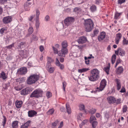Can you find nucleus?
<instances>
[{
  "label": "nucleus",
  "instance_id": "obj_47",
  "mask_svg": "<svg viewBox=\"0 0 128 128\" xmlns=\"http://www.w3.org/2000/svg\"><path fill=\"white\" fill-rule=\"evenodd\" d=\"M16 82H18L19 83H22L23 82V80L22 78H18L16 80Z\"/></svg>",
  "mask_w": 128,
  "mask_h": 128
},
{
  "label": "nucleus",
  "instance_id": "obj_32",
  "mask_svg": "<svg viewBox=\"0 0 128 128\" xmlns=\"http://www.w3.org/2000/svg\"><path fill=\"white\" fill-rule=\"evenodd\" d=\"M83 114L82 113H79L77 116V118L78 120H82L83 119Z\"/></svg>",
  "mask_w": 128,
  "mask_h": 128
},
{
  "label": "nucleus",
  "instance_id": "obj_59",
  "mask_svg": "<svg viewBox=\"0 0 128 128\" xmlns=\"http://www.w3.org/2000/svg\"><path fill=\"white\" fill-rule=\"evenodd\" d=\"M15 89L17 90H20L21 89V88L20 86H18L14 87Z\"/></svg>",
  "mask_w": 128,
  "mask_h": 128
},
{
  "label": "nucleus",
  "instance_id": "obj_4",
  "mask_svg": "<svg viewBox=\"0 0 128 128\" xmlns=\"http://www.w3.org/2000/svg\"><path fill=\"white\" fill-rule=\"evenodd\" d=\"M106 84V81L104 79H103L101 80L100 87H97L96 89V92H99L103 90Z\"/></svg>",
  "mask_w": 128,
  "mask_h": 128
},
{
  "label": "nucleus",
  "instance_id": "obj_17",
  "mask_svg": "<svg viewBox=\"0 0 128 128\" xmlns=\"http://www.w3.org/2000/svg\"><path fill=\"white\" fill-rule=\"evenodd\" d=\"M31 4L30 2H26L25 3L24 5V7L25 10L26 11H28L30 10V7L29 5Z\"/></svg>",
  "mask_w": 128,
  "mask_h": 128
},
{
  "label": "nucleus",
  "instance_id": "obj_7",
  "mask_svg": "<svg viewBox=\"0 0 128 128\" xmlns=\"http://www.w3.org/2000/svg\"><path fill=\"white\" fill-rule=\"evenodd\" d=\"M27 69L26 68L23 67L18 69L17 70L18 74L20 75H23L27 72Z\"/></svg>",
  "mask_w": 128,
  "mask_h": 128
},
{
  "label": "nucleus",
  "instance_id": "obj_56",
  "mask_svg": "<svg viewBox=\"0 0 128 128\" xmlns=\"http://www.w3.org/2000/svg\"><path fill=\"white\" fill-rule=\"evenodd\" d=\"M122 36V35L120 33H119L116 34V38L120 39Z\"/></svg>",
  "mask_w": 128,
  "mask_h": 128
},
{
  "label": "nucleus",
  "instance_id": "obj_51",
  "mask_svg": "<svg viewBox=\"0 0 128 128\" xmlns=\"http://www.w3.org/2000/svg\"><path fill=\"white\" fill-rule=\"evenodd\" d=\"M123 44H128V40H126L125 38H124L123 40Z\"/></svg>",
  "mask_w": 128,
  "mask_h": 128
},
{
  "label": "nucleus",
  "instance_id": "obj_57",
  "mask_svg": "<svg viewBox=\"0 0 128 128\" xmlns=\"http://www.w3.org/2000/svg\"><path fill=\"white\" fill-rule=\"evenodd\" d=\"M50 18L49 16L48 15L46 16L44 18V20L46 21H48L49 20Z\"/></svg>",
  "mask_w": 128,
  "mask_h": 128
},
{
  "label": "nucleus",
  "instance_id": "obj_49",
  "mask_svg": "<svg viewBox=\"0 0 128 128\" xmlns=\"http://www.w3.org/2000/svg\"><path fill=\"white\" fill-rule=\"evenodd\" d=\"M58 123V120H56L52 124V127H55Z\"/></svg>",
  "mask_w": 128,
  "mask_h": 128
},
{
  "label": "nucleus",
  "instance_id": "obj_62",
  "mask_svg": "<svg viewBox=\"0 0 128 128\" xmlns=\"http://www.w3.org/2000/svg\"><path fill=\"white\" fill-rule=\"evenodd\" d=\"M120 92L121 93H124L125 92H126V89L125 88H124V87H122V88L121 90L120 91Z\"/></svg>",
  "mask_w": 128,
  "mask_h": 128
},
{
  "label": "nucleus",
  "instance_id": "obj_38",
  "mask_svg": "<svg viewBox=\"0 0 128 128\" xmlns=\"http://www.w3.org/2000/svg\"><path fill=\"white\" fill-rule=\"evenodd\" d=\"M122 102V101L121 98H119L117 99L116 100V99L115 103H116V104H120Z\"/></svg>",
  "mask_w": 128,
  "mask_h": 128
},
{
  "label": "nucleus",
  "instance_id": "obj_8",
  "mask_svg": "<svg viewBox=\"0 0 128 128\" xmlns=\"http://www.w3.org/2000/svg\"><path fill=\"white\" fill-rule=\"evenodd\" d=\"M31 89L29 87L26 88L22 90L20 92V94L22 95L25 96L30 93Z\"/></svg>",
  "mask_w": 128,
  "mask_h": 128
},
{
  "label": "nucleus",
  "instance_id": "obj_45",
  "mask_svg": "<svg viewBox=\"0 0 128 128\" xmlns=\"http://www.w3.org/2000/svg\"><path fill=\"white\" fill-rule=\"evenodd\" d=\"M46 96L48 98H49L52 96V93L49 92L48 91L46 92Z\"/></svg>",
  "mask_w": 128,
  "mask_h": 128
},
{
  "label": "nucleus",
  "instance_id": "obj_6",
  "mask_svg": "<svg viewBox=\"0 0 128 128\" xmlns=\"http://www.w3.org/2000/svg\"><path fill=\"white\" fill-rule=\"evenodd\" d=\"M40 96V90L37 89L33 91L30 96V98H38Z\"/></svg>",
  "mask_w": 128,
  "mask_h": 128
},
{
  "label": "nucleus",
  "instance_id": "obj_16",
  "mask_svg": "<svg viewBox=\"0 0 128 128\" xmlns=\"http://www.w3.org/2000/svg\"><path fill=\"white\" fill-rule=\"evenodd\" d=\"M56 61L55 64L56 65L59 67L61 70H62L64 68V65L60 63L57 58H56Z\"/></svg>",
  "mask_w": 128,
  "mask_h": 128
},
{
  "label": "nucleus",
  "instance_id": "obj_29",
  "mask_svg": "<svg viewBox=\"0 0 128 128\" xmlns=\"http://www.w3.org/2000/svg\"><path fill=\"white\" fill-rule=\"evenodd\" d=\"M108 66L105 67L104 68V70L108 74H109L110 68V64L108 63Z\"/></svg>",
  "mask_w": 128,
  "mask_h": 128
},
{
  "label": "nucleus",
  "instance_id": "obj_18",
  "mask_svg": "<svg viewBox=\"0 0 128 128\" xmlns=\"http://www.w3.org/2000/svg\"><path fill=\"white\" fill-rule=\"evenodd\" d=\"M22 102L21 100H17L15 102L16 106L18 108H20L22 106Z\"/></svg>",
  "mask_w": 128,
  "mask_h": 128
},
{
  "label": "nucleus",
  "instance_id": "obj_30",
  "mask_svg": "<svg viewBox=\"0 0 128 128\" xmlns=\"http://www.w3.org/2000/svg\"><path fill=\"white\" fill-rule=\"evenodd\" d=\"M66 107L67 112L68 114H70L71 112V110L70 106L68 104H66Z\"/></svg>",
  "mask_w": 128,
  "mask_h": 128
},
{
  "label": "nucleus",
  "instance_id": "obj_35",
  "mask_svg": "<svg viewBox=\"0 0 128 128\" xmlns=\"http://www.w3.org/2000/svg\"><path fill=\"white\" fill-rule=\"evenodd\" d=\"M90 9L91 12H94L96 10V7L95 5H93L90 6Z\"/></svg>",
  "mask_w": 128,
  "mask_h": 128
},
{
  "label": "nucleus",
  "instance_id": "obj_42",
  "mask_svg": "<svg viewBox=\"0 0 128 128\" xmlns=\"http://www.w3.org/2000/svg\"><path fill=\"white\" fill-rule=\"evenodd\" d=\"M90 123L92 124L93 128H95L98 124V122L96 121H94Z\"/></svg>",
  "mask_w": 128,
  "mask_h": 128
},
{
  "label": "nucleus",
  "instance_id": "obj_63",
  "mask_svg": "<svg viewBox=\"0 0 128 128\" xmlns=\"http://www.w3.org/2000/svg\"><path fill=\"white\" fill-rule=\"evenodd\" d=\"M96 112V110L95 109H93L91 110L90 112L92 114H94Z\"/></svg>",
  "mask_w": 128,
  "mask_h": 128
},
{
  "label": "nucleus",
  "instance_id": "obj_15",
  "mask_svg": "<svg viewBox=\"0 0 128 128\" xmlns=\"http://www.w3.org/2000/svg\"><path fill=\"white\" fill-rule=\"evenodd\" d=\"M86 40V38L84 36L80 37L78 40V42L79 44H81L85 43Z\"/></svg>",
  "mask_w": 128,
  "mask_h": 128
},
{
  "label": "nucleus",
  "instance_id": "obj_36",
  "mask_svg": "<svg viewBox=\"0 0 128 128\" xmlns=\"http://www.w3.org/2000/svg\"><path fill=\"white\" fill-rule=\"evenodd\" d=\"M116 56L115 54L113 55L112 58V64H114L116 61Z\"/></svg>",
  "mask_w": 128,
  "mask_h": 128
},
{
  "label": "nucleus",
  "instance_id": "obj_14",
  "mask_svg": "<svg viewBox=\"0 0 128 128\" xmlns=\"http://www.w3.org/2000/svg\"><path fill=\"white\" fill-rule=\"evenodd\" d=\"M107 100L110 104H113L115 103L116 101V98L113 96H110L107 98Z\"/></svg>",
  "mask_w": 128,
  "mask_h": 128
},
{
  "label": "nucleus",
  "instance_id": "obj_40",
  "mask_svg": "<svg viewBox=\"0 0 128 128\" xmlns=\"http://www.w3.org/2000/svg\"><path fill=\"white\" fill-rule=\"evenodd\" d=\"M79 109L80 110H84L85 109V106L84 105L82 104H81L79 105Z\"/></svg>",
  "mask_w": 128,
  "mask_h": 128
},
{
  "label": "nucleus",
  "instance_id": "obj_55",
  "mask_svg": "<svg viewBox=\"0 0 128 128\" xmlns=\"http://www.w3.org/2000/svg\"><path fill=\"white\" fill-rule=\"evenodd\" d=\"M85 62L86 64H89L90 60L88 59L86 57H84Z\"/></svg>",
  "mask_w": 128,
  "mask_h": 128
},
{
  "label": "nucleus",
  "instance_id": "obj_23",
  "mask_svg": "<svg viewBox=\"0 0 128 128\" xmlns=\"http://www.w3.org/2000/svg\"><path fill=\"white\" fill-rule=\"evenodd\" d=\"M121 14V13H119L117 12H116L114 14V18L116 20L120 18V15Z\"/></svg>",
  "mask_w": 128,
  "mask_h": 128
},
{
  "label": "nucleus",
  "instance_id": "obj_26",
  "mask_svg": "<svg viewBox=\"0 0 128 128\" xmlns=\"http://www.w3.org/2000/svg\"><path fill=\"white\" fill-rule=\"evenodd\" d=\"M88 122V120H84L80 124V128H82L83 126L86 124Z\"/></svg>",
  "mask_w": 128,
  "mask_h": 128
},
{
  "label": "nucleus",
  "instance_id": "obj_25",
  "mask_svg": "<svg viewBox=\"0 0 128 128\" xmlns=\"http://www.w3.org/2000/svg\"><path fill=\"white\" fill-rule=\"evenodd\" d=\"M116 82L117 89L118 90H119L121 88V85L120 80L118 79H116Z\"/></svg>",
  "mask_w": 128,
  "mask_h": 128
},
{
  "label": "nucleus",
  "instance_id": "obj_44",
  "mask_svg": "<svg viewBox=\"0 0 128 128\" xmlns=\"http://www.w3.org/2000/svg\"><path fill=\"white\" fill-rule=\"evenodd\" d=\"M3 119L2 121V125L4 127L6 123V118L5 116H3Z\"/></svg>",
  "mask_w": 128,
  "mask_h": 128
},
{
  "label": "nucleus",
  "instance_id": "obj_48",
  "mask_svg": "<svg viewBox=\"0 0 128 128\" xmlns=\"http://www.w3.org/2000/svg\"><path fill=\"white\" fill-rule=\"evenodd\" d=\"M52 48L54 51V53L55 54H58V50L54 46H52Z\"/></svg>",
  "mask_w": 128,
  "mask_h": 128
},
{
  "label": "nucleus",
  "instance_id": "obj_10",
  "mask_svg": "<svg viewBox=\"0 0 128 128\" xmlns=\"http://www.w3.org/2000/svg\"><path fill=\"white\" fill-rule=\"evenodd\" d=\"M115 53L117 55L119 54L121 56H123L126 53L121 48H118L117 50L115 51Z\"/></svg>",
  "mask_w": 128,
  "mask_h": 128
},
{
  "label": "nucleus",
  "instance_id": "obj_43",
  "mask_svg": "<svg viewBox=\"0 0 128 128\" xmlns=\"http://www.w3.org/2000/svg\"><path fill=\"white\" fill-rule=\"evenodd\" d=\"M24 43L23 42H20V43H19L17 45L16 48L18 49H19L22 47V46L24 45Z\"/></svg>",
  "mask_w": 128,
  "mask_h": 128
},
{
  "label": "nucleus",
  "instance_id": "obj_27",
  "mask_svg": "<svg viewBox=\"0 0 128 128\" xmlns=\"http://www.w3.org/2000/svg\"><path fill=\"white\" fill-rule=\"evenodd\" d=\"M0 78L3 80H5L7 78V76L4 72H2L0 74Z\"/></svg>",
  "mask_w": 128,
  "mask_h": 128
},
{
  "label": "nucleus",
  "instance_id": "obj_9",
  "mask_svg": "<svg viewBox=\"0 0 128 128\" xmlns=\"http://www.w3.org/2000/svg\"><path fill=\"white\" fill-rule=\"evenodd\" d=\"M12 17L10 16L4 17L2 21L4 24H6L10 22L12 20Z\"/></svg>",
  "mask_w": 128,
  "mask_h": 128
},
{
  "label": "nucleus",
  "instance_id": "obj_54",
  "mask_svg": "<svg viewBox=\"0 0 128 128\" xmlns=\"http://www.w3.org/2000/svg\"><path fill=\"white\" fill-rule=\"evenodd\" d=\"M47 62L51 63V62L54 61L50 57H48L47 58Z\"/></svg>",
  "mask_w": 128,
  "mask_h": 128
},
{
  "label": "nucleus",
  "instance_id": "obj_5",
  "mask_svg": "<svg viewBox=\"0 0 128 128\" xmlns=\"http://www.w3.org/2000/svg\"><path fill=\"white\" fill-rule=\"evenodd\" d=\"M74 21V18L72 17H69L65 19L64 20V24L66 26L70 25Z\"/></svg>",
  "mask_w": 128,
  "mask_h": 128
},
{
  "label": "nucleus",
  "instance_id": "obj_34",
  "mask_svg": "<svg viewBox=\"0 0 128 128\" xmlns=\"http://www.w3.org/2000/svg\"><path fill=\"white\" fill-rule=\"evenodd\" d=\"M28 31L29 34L26 35V37L28 36L30 34H31L32 33L33 31V29L32 27H30L28 29Z\"/></svg>",
  "mask_w": 128,
  "mask_h": 128
},
{
  "label": "nucleus",
  "instance_id": "obj_52",
  "mask_svg": "<svg viewBox=\"0 0 128 128\" xmlns=\"http://www.w3.org/2000/svg\"><path fill=\"white\" fill-rule=\"evenodd\" d=\"M99 32V31L98 30H94V36H96Z\"/></svg>",
  "mask_w": 128,
  "mask_h": 128
},
{
  "label": "nucleus",
  "instance_id": "obj_39",
  "mask_svg": "<svg viewBox=\"0 0 128 128\" xmlns=\"http://www.w3.org/2000/svg\"><path fill=\"white\" fill-rule=\"evenodd\" d=\"M96 118L95 116H91L90 120V123L93 122L94 121H96Z\"/></svg>",
  "mask_w": 128,
  "mask_h": 128
},
{
  "label": "nucleus",
  "instance_id": "obj_31",
  "mask_svg": "<svg viewBox=\"0 0 128 128\" xmlns=\"http://www.w3.org/2000/svg\"><path fill=\"white\" fill-rule=\"evenodd\" d=\"M89 70V69L88 68H84L81 69H79L78 70V72L80 73H82L84 72H86Z\"/></svg>",
  "mask_w": 128,
  "mask_h": 128
},
{
  "label": "nucleus",
  "instance_id": "obj_58",
  "mask_svg": "<svg viewBox=\"0 0 128 128\" xmlns=\"http://www.w3.org/2000/svg\"><path fill=\"white\" fill-rule=\"evenodd\" d=\"M52 66L51 63L47 62L46 65V69Z\"/></svg>",
  "mask_w": 128,
  "mask_h": 128
},
{
  "label": "nucleus",
  "instance_id": "obj_24",
  "mask_svg": "<svg viewBox=\"0 0 128 128\" xmlns=\"http://www.w3.org/2000/svg\"><path fill=\"white\" fill-rule=\"evenodd\" d=\"M123 68L122 66H120L117 69L116 72L118 74H122L123 71Z\"/></svg>",
  "mask_w": 128,
  "mask_h": 128
},
{
  "label": "nucleus",
  "instance_id": "obj_1",
  "mask_svg": "<svg viewBox=\"0 0 128 128\" xmlns=\"http://www.w3.org/2000/svg\"><path fill=\"white\" fill-rule=\"evenodd\" d=\"M100 71L95 68L91 71L90 75L88 77L89 80L92 82L97 81L100 77Z\"/></svg>",
  "mask_w": 128,
  "mask_h": 128
},
{
  "label": "nucleus",
  "instance_id": "obj_13",
  "mask_svg": "<svg viewBox=\"0 0 128 128\" xmlns=\"http://www.w3.org/2000/svg\"><path fill=\"white\" fill-rule=\"evenodd\" d=\"M106 36V33L104 32H102L100 33L98 36V39L99 42L101 41L105 38Z\"/></svg>",
  "mask_w": 128,
  "mask_h": 128
},
{
  "label": "nucleus",
  "instance_id": "obj_37",
  "mask_svg": "<svg viewBox=\"0 0 128 128\" xmlns=\"http://www.w3.org/2000/svg\"><path fill=\"white\" fill-rule=\"evenodd\" d=\"M40 21L39 19H36V29L38 28L40 26Z\"/></svg>",
  "mask_w": 128,
  "mask_h": 128
},
{
  "label": "nucleus",
  "instance_id": "obj_46",
  "mask_svg": "<svg viewBox=\"0 0 128 128\" xmlns=\"http://www.w3.org/2000/svg\"><path fill=\"white\" fill-rule=\"evenodd\" d=\"M54 112V110L53 109L50 110L47 113L48 114H52Z\"/></svg>",
  "mask_w": 128,
  "mask_h": 128
},
{
  "label": "nucleus",
  "instance_id": "obj_20",
  "mask_svg": "<svg viewBox=\"0 0 128 128\" xmlns=\"http://www.w3.org/2000/svg\"><path fill=\"white\" fill-rule=\"evenodd\" d=\"M31 123V121L28 120L24 124L21 125L20 128H28Z\"/></svg>",
  "mask_w": 128,
  "mask_h": 128
},
{
  "label": "nucleus",
  "instance_id": "obj_64",
  "mask_svg": "<svg viewBox=\"0 0 128 128\" xmlns=\"http://www.w3.org/2000/svg\"><path fill=\"white\" fill-rule=\"evenodd\" d=\"M125 0H118V2L120 4H122L124 2Z\"/></svg>",
  "mask_w": 128,
  "mask_h": 128
},
{
  "label": "nucleus",
  "instance_id": "obj_50",
  "mask_svg": "<svg viewBox=\"0 0 128 128\" xmlns=\"http://www.w3.org/2000/svg\"><path fill=\"white\" fill-rule=\"evenodd\" d=\"M14 43H13L12 44L6 46V48L9 49H11L12 47H14Z\"/></svg>",
  "mask_w": 128,
  "mask_h": 128
},
{
  "label": "nucleus",
  "instance_id": "obj_21",
  "mask_svg": "<svg viewBox=\"0 0 128 128\" xmlns=\"http://www.w3.org/2000/svg\"><path fill=\"white\" fill-rule=\"evenodd\" d=\"M62 46V48L68 50L67 47L68 46V42L66 40H64L62 42L61 44Z\"/></svg>",
  "mask_w": 128,
  "mask_h": 128
},
{
  "label": "nucleus",
  "instance_id": "obj_60",
  "mask_svg": "<svg viewBox=\"0 0 128 128\" xmlns=\"http://www.w3.org/2000/svg\"><path fill=\"white\" fill-rule=\"evenodd\" d=\"M101 2V0H96L94 3L97 4H99Z\"/></svg>",
  "mask_w": 128,
  "mask_h": 128
},
{
  "label": "nucleus",
  "instance_id": "obj_41",
  "mask_svg": "<svg viewBox=\"0 0 128 128\" xmlns=\"http://www.w3.org/2000/svg\"><path fill=\"white\" fill-rule=\"evenodd\" d=\"M40 14L39 11L38 10H36V19H39Z\"/></svg>",
  "mask_w": 128,
  "mask_h": 128
},
{
  "label": "nucleus",
  "instance_id": "obj_12",
  "mask_svg": "<svg viewBox=\"0 0 128 128\" xmlns=\"http://www.w3.org/2000/svg\"><path fill=\"white\" fill-rule=\"evenodd\" d=\"M19 54L22 58L26 57L28 55V52L26 50L20 51L19 53Z\"/></svg>",
  "mask_w": 128,
  "mask_h": 128
},
{
  "label": "nucleus",
  "instance_id": "obj_33",
  "mask_svg": "<svg viewBox=\"0 0 128 128\" xmlns=\"http://www.w3.org/2000/svg\"><path fill=\"white\" fill-rule=\"evenodd\" d=\"M55 69V68L54 67L52 66L47 69L48 72L50 73H53Z\"/></svg>",
  "mask_w": 128,
  "mask_h": 128
},
{
  "label": "nucleus",
  "instance_id": "obj_22",
  "mask_svg": "<svg viewBox=\"0 0 128 128\" xmlns=\"http://www.w3.org/2000/svg\"><path fill=\"white\" fill-rule=\"evenodd\" d=\"M18 121H15L13 122L12 124V128H18Z\"/></svg>",
  "mask_w": 128,
  "mask_h": 128
},
{
  "label": "nucleus",
  "instance_id": "obj_28",
  "mask_svg": "<svg viewBox=\"0 0 128 128\" xmlns=\"http://www.w3.org/2000/svg\"><path fill=\"white\" fill-rule=\"evenodd\" d=\"M7 30V28L6 27L3 28L0 30V34L2 35L3 34L6 32Z\"/></svg>",
  "mask_w": 128,
  "mask_h": 128
},
{
  "label": "nucleus",
  "instance_id": "obj_11",
  "mask_svg": "<svg viewBox=\"0 0 128 128\" xmlns=\"http://www.w3.org/2000/svg\"><path fill=\"white\" fill-rule=\"evenodd\" d=\"M68 52V50L62 48L60 50L58 51V55L60 56H64L67 54Z\"/></svg>",
  "mask_w": 128,
  "mask_h": 128
},
{
  "label": "nucleus",
  "instance_id": "obj_53",
  "mask_svg": "<svg viewBox=\"0 0 128 128\" xmlns=\"http://www.w3.org/2000/svg\"><path fill=\"white\" fill-rule=\"evenodd\" d=\"M128 108L127 106L126 105H124L123 106L122 109L123 112H126Z\"/></svg>",
  "mask_w": 128,
  "mask_h": 128
},
{
  "label": "nucleus",
  "instance_id": "obj_61",
  "mask_svg": "<svg viewBox=\"0 0 128 128\" xmlns=\"http://www.w3.org/2000/svg\"><path fill=\"white\" fill-rule=\"evenodd\" d=\"M120 62V60H116V65L115 66V67L116 68L118 64H119Z\"/></svg>",
  "mask_w": 128,
  "mask_h": 128
},
{
  "label": "nucleus",
  "instance_id": "obj_2",
  "mask_svg": "<svg viewBox=\"0 0 128 128\" xmlns=\"http://www.w3.org/2000/svg\"><path fill=\"white\" fill-rule=\"evenodd\" d=\"M94 24L92 20L90 19H88L84 20V26L85 30L86 32L91 31L93 27Z\"/></svg>",
  "mask_w": 128,
  "mask_h": 128
},
{
  "label": "nucleus",
  "instance_id": "obj_19",
  "mask_svg": "<svg viewBox=\"0 0 128 128\" xmlns=\"http://www.w3.org/2000/svg\"><path fill=\"white\" fill-rule=\"evenodd\" d=\"M28 116L30 117H32L34 116L36 114V112L34 110H30L28 111Z\"/></svg>",
  "mask_w": 128,
  "mask_h": 128
},
{
  "label": "nucleus",
  "instance_id": "obj_3",
  "mask_svg": "<svg viewBox=\"0 0 128 128\" xmlns=\"http://www.w3.org/2000/svg\"><path fill=\"white\" fill-rule=\"evenodd\" d=\"M40 76L37 74L31 75L27 80L28 84H31L35 83L39 79Z\"/></svg>",
  "mask_w": 128,
  "mask_h": 128
}]
</instances>
